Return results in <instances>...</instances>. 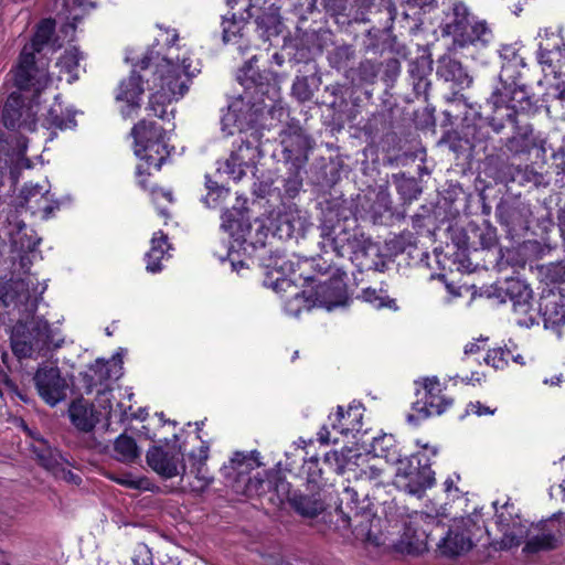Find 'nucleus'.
Wrapping results in <instances>:
<instances>
[{
	"label": "nucleus",
	"mask_w": 565,
	"mask_h": 565,
	"mask_svg": "<svg viewBox=\"0 0 565 565\" xmlns=\"http://www.w3.org/2000/svg\"><path fill=\"white\" fill-rule=\"evenodd\" d=\"M6 233L13 252L19 254V271L10 279H0V316H8L11 328V348L19 359L44 356L60 348L63 339L53 333L47 321L35 318L39 301L46 289L30 267L40 257L36 246L40 238L20 218L19 210H10L6 218Z\"/></svg>",
	"instance_id": "1"
},
{
	"label": "nucleus",
	"mask_w": 565,
	"mask_h": 565,
	"mask_svg": "<svg viewBox=\"0 0 565 565\" xmlns=\"http://www.w3.org/2000/svg\"><path fill=\"white\" fill-rule=\"evenodd\" d=\"M153 53H147L137 64L127 79L120 82L116 94V100L120 104L121 115L127 118L132 116L141 105V96L145 92L142 82L145 75L137 73V67L145 73L153 64ZM152 85H148L151 95L149 109L154 116L170 120L174 117L172 102L179 100L189 89L191 77L200 73V63L191 57L186 47L170 44L164 56H156Z\"/></svg>",
	"instance_id": "2"
},
{
	"label": "nucleus",
	"mask_w": 565,
	"mask_h": 565,
	"mask_svg": "<svg viewBox=\"0 0 565 565\" xmlns=\"http://www.w3.org/2000/svg\"><path fill=\"white\" fill-rule=\"evenodd\" d=\"M245 75L255 82V94L266 96L260 102L252 103L246 97L233 99L226 111L221 117V131L224 136H234L239 134V143L234 147L230 158L218 167V172L227 174L234 181H239L246 173V169L252 168L262 157L260 138L263 120L265 115L278 113L284 115L285 110L280 106V88L275 78L266 73L264 78L267 83L256 82L255 72L248 65ZM259 78H263L259 75Z\"/></svg>",
	"instance_id": "3"
},
{
	"label": "nucleus",
	"mask_w": 565,
	"mask_h": 565,
	"mask_svg": "<svg viewBox=\"0 0 565 565\" xmlns=\"http://www.w3.org/2000/svg\"><path fill=\"white\" fill-rule=\"evenodd\" d=\"M320 237L324 253L332 252L339 258L349 259L360 271L379 269V246L358 228L356 220L347 209H330L323 213Z\"/></svg>",
	"instance_id": "4"
},
{
	"label": "nucleus",
	"mask_w": 565,
	"mask_h": 565,
	"mask_svg": "<svg viewBox=\"0 0 565 565\" xmlns=\"http://www.w3.org/2000/svg\"><path fill=\"white\" fill-rule=\"evenodd\" d=\"M135 154L143 162L137 167L138 183L146 189L145 175L150 169L160 170L170 156L166 132L156 122L141 120L132 128Z\"/></svg>",
	"instance_id": "5"
},
{
	"label": "nucleus",
	"mask_w": 565,
	"mask_h": 565,
	"mask_svg": "<svg viewBox=\"0 0 565 565\" xmlns=\"http://www.w3.org/2000/svg\"><path fill=\"white\" fill-rule=\"evenodd\" d=\"M443 35L451 36L452 43L458 47L468 45L486 46L493 38L491 30L483 21H473L468 8L456 2L447 12L440 23Z\"/></svg>",
	"instance_id": "6"
},
{
	"label": "nucleus",
	"mask_w": 565,
	"mask_h": 565,
	"mask_svg": "<svg viewBox=\"0 0 565 565\" xmlns=\"http://www.w3.org/2000/svg\"><path fill=\"white\" fill-rule=\"evenodd\" d=\"M259 466L258 452L236 451L228 462L223 465L221 473L235 492L247 497L259 495L264 491V480L250 476Z\"/></svg>",
	"instance_id": "7"
},
{
	"label": "nucleus",
	"mask_w": 565,
	"mask_h": 565,
	"mask_svg": "<svg viewBox=\"0 0 565 565\" xmlns=\"http://www.w3.org/2000/svg\"><path fill=\"white\" fill-rule=\"evenodd\" d=\"M47 62L40 56L31 55L29 47H23L17 67L13 73L17 92L40 99L42 94L52 84V77L47 71Z\"/></svg>",
	"instance_id": "8"
},
{
	"label": "nucleus",
	"mask_w": 565,
	"mask_h": 565,
	"mask_svg": "<svg viewBox=\"0 0 565 565\" xmlns=\"http://www.w3.org/2000/svg\"><path fill=\"white\" fill-rule=\"evenodd\" d=\"M416 399L412 406V413L407 415V422H418L431 416L441 415L452 404V399L443 393V387L437 376H427L414 382Z\"/></svg>",
	"instance_id": "9"
},
{
	"label": "nucleus",
	"mask_w": 565,
	"mask_h": 565,
	"mask_svg": "<svg viewBox=\"0 0 565 565\" xmlns=\"http://www.w3.org/2000/svg\"><path fill=\"white\" fill-rule=\"evenodd\" d=\"M501 301L512 302L515 323L520 327L531 328L539 323V311L532 303V289L518 278H509L495 285Z\"/></svg>",
	"instance_id": "10"
},
{
	"label": "nucleus",
	"mask_w": 565,
	"mask_h": 565,
	"mask_svg": "<svg viewBox=\"0 0 565 565\" xmlns=\"http://www.w3.org/2000/svg\"><path fill=\"white\" fill-rule=\"evenodd\" d=\"M423 457L425 454L402 459L397 463L395 472V486L416 497H420L435 482L434 471L430 469L428 459L426 458L423 463Z\"/></svg>",
	"instance_id": "11"
},
{
	"label": "nucleus",
	"mask_w": 565,
	"mask_h": 565,
	"mask_svg": "<svg viewBox=\"0 0 565 565\" xmlns=\"http://www.w3.org/2000/svg\"><path fill=\"white\" fill-rule=\"evenodd\" d=\"M367 494L360 499L358 488L348 486L340 495L339 510L347 519L350 526L356 535L365 536L371 540L373 536L372 527L375 521L370 510Z\"/></svg>",
	"instance_id": "12"
},
{
	"label": "nucleus",
	"mask_w": 565,
	"mask_h": 565,
	"mask_svg": "<svg viewBox=\"0 0 565 565\" xmlns=\"http://www.w3.org/2000/svg\"><path fill=\"white\" fill-rule=\"evenodd\" d=\"M40 99L33 100L19 92H12L2 108L1 120L7 129L20 132H33L38 127Z\"/></svg>",
	"instance_id": "13"
},
{
	"label": "nucleus",
	"mask_w": 565,
	"mask_h": 565,
	"mask_svg": "<svg viewBox=\"0 0 565 565\" xmlns=\"http://www.w3.org/2000/svg\"><path fill=\"white\" fill-rule=\"evenodd\" d=\"M363 407L361 404H351L347 411L341 406L334 414L328 417V424H324L318 433V440L323 445L338 444L340 436L353 437L360 433L363 426Z\"/></svg>",
	"instance_id": "14"
},
{
	"label": "nucleus",
	"mask_w": 565,
	"mask_h": 565,
	"mask_svg": "<svg viewBox=\"0 0 565 565\" xmlns=\"http://www.w3.org/2000/svg\"><path fill=\"white\" fill-rule=\"evenodd\" d=\"M311 225L308 213L294 203H282L268 215L267 228L280 239L303 236Z\"/></svg>",
	"instance_id": "15"
},
{
	"label": "nucleus",
	"mask_w": 565,
	"mask_h": 565,
	"mask_svg": "<svg viewBox=\"0 0 565 565\" xmlns=\"http://www.w3.org/2000/svg\"><path fill=\"white\" fill-rule=\"evenodd\" d=\"M303 279L313 284L310 297H312L316 307L332 310L345 306L348 301L345 282L343 275L338 270L329 277H326V273H321L316 277Z\"/></svg>",
	"instance_id": "16"
},
{
	"label": "nucleus",
	"mask_w": 565,
	"mask_h": 565,
	"mask_svg": "<svg viewBox=\"0 0 565 565\" xmlns=\"http://www.w3.org/2000/svg\"><path fill=\"white\" fill-rule=\"evenodd\" d=\"M33 381L40 397L50 406L57 405L67 396L68 383L57 365H40Z\"/></svg>",
	"instance_id": "17"
},
{
	"label": "nucleus",
	"mask_w": 565,
	"mask_h": 565,
	"mask_svg": "<svg viewBox=\"0 0 565 565\" xmlns=\"http://www.w3.org/2000/svg\"><path fill=\"white\" fill-rule=\"evenodd\" d=\"M262 263L265 268L264 284L266 286L271 287L276 292L295 289V279L291 278V275L296 273L298 262L288 258L282 253L275 252L268 257H262Z\"/></svg>",
	"instance_id": "18"
},
{
	"label": "nucleus",
	"mask_w": 565,
	"mask_h": 565,
	"mask_svg": "<svg viewBox=\"0 0 565 565\" xmlns=\"http://www.w3.org/2000/svg\"><path fill=\"white\" fill-rule=\"evenodd\" d=\"M438 525L435 516L427 513L414 511L408 520L404 521L399 543L407 548L408 553H419L426 548L429 531Z\"/></svg>",
	"instance_id": "19"
},
{
	"label": "nucleus",
	"mask_w": 565,
	"mask_h": 565,
	"mask_svg": "<svg viewBox=\"0 0 565 565\" xmlns=\"http://www.w3.org/2000/svg\"><path fill=\"white\" fill-rule=\"evenodd\" d=\"M146 459L149 467L163 478L170 479L185 472L180 447L153 446L147 451Z\"/></svg>",
	"instance_id": "20"
},
{
	"label": "nucleus",
	"mask_w": 565,
	"mask_h": 565,
	"mask_svg": "<svg viewBox=\"0 0 565 565\" xmlns=\"http://www.w3.org/2000/svg\"><path fill=\"white\" fill-rule=\"evenodd\" d=\"M122 375V359L120 353L115 354L110 360L97 359L82 374L85 391L90 394L98 385L102 390H108L107 382L118 380Z\"/></svg>",
	"instance_id": "21"
},
{
	"label": "nucleus",
	"mask_w": 565,
	"mask_h": 565,
	"mask_svg": "<svg viewBox=\"0 0 565 565\" xmlns=\"http://www.w3.org/2000/svg\"><path fill=\"white\" fill-rule=\"evenodd\" d=\"M374 0H324L326 9L337 23L364 22Z\"/></svg>",
	"instance_id": "22"
},
{
	"label": "nucleus",
	"mask_w": 565,
	"mask_h": 565,
	"mask_svg": "<svg viewBox=\"0 0 565 565\" xmlns=\"http://www.w3.org/2000/svg\"><path fill=\"white\" fill-rule=\"evenodd\" d=\"M498 502H493L495 509L497 524L502 533L501 546L503 548H511L521 544L525 534V530L521 525L519 518L513 516L510 510H513V504L505 502L501 507V511L497 508Z\"/></svg>",
	"instance_id": "23"
},
{
	"label": "nucleus",
	"mask_w": 565,
	"mask_h": 565,
	"mask_svg": "<svg viewBox=\"0 0 565 565\" xmlns=\"http://www.w3.org/2000/svg\"><path fill=\"white\" fill-rule=\"evenodd\" d=\"M38 111V124L46 130H64L75 126L74 116L65 110L56 95L50 105L40 103Z\"/></svg>",
	"instance_id": "24"
},
{
	"label": "nucleus",
	"mask_w": 565,
	"mask_h": 565,
	"mask_svg": "<svg viewBox=\"0 0 565 565\" xmlns=\"http://www.w3.org/2000/svg\"><path fill=\"white\" fill-rule=\"evenodd\" d=\"M540 312L545 329L556 330L565 324V294L553 289L542 291Z\"/></svg>",
	"instance_id": "25"
},
{
	"label": "nucleus",
	"mask_w": 565,
	"mask_h": 565,
	"mask_svg": "<svg viewBox=\"0 0 565 565\" xmlns=\"http://www.w3.org/2000/svg\"><path fill=\"white\" fill-rule=\"evenodd\" d=\"M470 519H461L455 522L447 535L438 544V547L444 555L456 556L468 552L472 546L470 531L467 530V524Z\"/></svg>",
	"instance_id": "26"
},
{
	"label": "nucleus",
	"mask_w": 565,
	"mask_h": 565,
	"mask_svg": "<svg viewBox=\"0 0 565 565\" xmlns=\"http://www.w3.org/2000/svg\"><path fill=\"white\" fill-rule=\"evenodd\" d=\"M514 99L513 97L510 103H507L502 93L495 90L487 100V106L492 110V115L488 120L494 132L499 134L507 124H515L518 106Z\"/></svg>",
	"instance_id": "27"
},
{
	"label": "nucleus",
	"mask_w": 565,
	"mask_h": 565,
	"mask_svg": "<svg viewBox=\"0 0 565 565\" xmlns=\"http://www.w3.org/2000/svg\"><path fill=\"white\" fill-rule=\"evenodd\" d=\"M209 458V446L201 445L196 450L189 455L191 462L190 475L193 476V481L190 482L192 492L202 493L213 482V477L206 467Z\"/></svg>",
	"instance_id": "28"
},
{
	"label": "nucleus",
	"mask_w": 565,
	"mask_h": 565,
	"mask_svg": "<svg viewBox=\"0 0 565 565\" xmlns=\"http://www.w3.org/2000/svg\"><path fill=\"white\" fill-rule=\"evenodd\" d=\"M49 195L50 185L47 181H45L44 184L26 183L21 190V196L26 207L30 209L32 213L42 212L43 218H49L54 210Z\"/></svg>",
	"instance_id": "29"
},
{
	"label": "nucleus",
	"mask_w": 565,
	"mask_h": 565,
	"mask_svg": "<svg viewBox=\"0 0 565 565\" xmlns=\"http://www.w3.org/2000/svg\"><path fill=\"white\" fill-rule=\"evenodd\" d=\"M437 75L445 82L451 83L457 90L469 88L472 84V77L462 64L449 55L438 60Z\"/></svg>",
	"instance_id": "30"
},
{
	"label": "nucleus",
	"mask_w": 565,
	"mask_h": 565,
	"mask_svg": "<svg viewBox=\"0 0 565 565\" xmlns=\"http://www.w3.org/2000/svg\"><path fill=\"white\" fill-rule=\"evenodd\" d=\"M264 7L262 13L256 18L257 29L260 32V36L265 41H270L273 38L280 35L284 31V23L281 21L279 11L281 6L277 2H270L266 7L268 0H264Z\"/></svg>",
	"instance_id": "31"
},
{
	"label": "nucleus",
	"mask_w": 565,
	"mask_h": 565,
	"mask_svg": "<svg viewBox=\"0 0 565 565\" xmlns=\"http://www.w3.org/2000/svg\"><path fill=\"white\" fill-rule=\"evenodd\" d=\"M537 279L543 286L542 291L553 289L565 294V262H552L536 267Z\"/></svg>",
	"instance_id": "32"
},
{
	"label": "nucleus",
	"mask_w": 565,
	"mask_h": 565,
	"mask_svg": "<svg viewBox=\"0 0 565 565\" xmlns=\"http://www.w3.org/2000/svg\"><path fill=\"white\" fill-rule=\"evenodd\" d=\"M94 7L89 0H64L63 11L60 15L65 20L61 32L65 34L68 40L73 39L76 23Z\"/></svg>",
	"instance_id": "33"
},
{
	"label": "nucleus",
	"mask_w": 565,
	"mask_h": 565,
	"mask_svg": "<svg viewBox=\"0 0 565 565\" xmlns=\"http://www.w3.org/2000/svg\"><path fill=\"white\" fill-rule=\"evenodd\" d=\"M71 423L81 431H92L99 422L93 405L84 399L73 401L68 407Z\"/></svg>",
	"instance_id": "34"
},
{
	"label": "nucleus",
	"mask_w": 565,
	"mask_h": 565,
	"mask_svg": "<svg viewBox=\"0 0 565 565\" xmlns=\"http://www.w3.org/2000/svg\"><path fill=\"white\" fill-rule=\"evenodd\" d=\"M149 252L146 254V269L149 273L156 274L161 271V262L170 257L169 249L171 248L168 243L167 235L162 231H158L153 234Z\"/></svg>",
	"instance_id": "35"
},
{
	"label": "nucleus",
	"mask_w": 565,
	"mask_h": 565,
	"mask_svg": "<svg viewBox=\"0 0 565 565\" xmlns=\"http://www.w3.org/2000/svg\"><path fill=\"white\" fill-rule=\"evenodd\" d=\"M281 146L287 153V158H299L308 148L309 140L298 126L289 127L280 134Z\"/></svg>",
	"instance_id": "36"
},
{
	"label": "nucleus",
	"mask_w": 565,
	"mask_h": 565,
	"mask_svg": "<svg viewBox=\"0 0 565 565\" xmlns=\"http://www.w3.org/2000/svg\"><path fill=\"white\" fill-rule=\"evenodd\" d=\"M97 403L100 407L106 411V415L109 420L122 423L128 419H140L143 420L145 416L136 415L130 413L131 406H125L122 403H117L116 407H113L110 404V391L109 390H98L97 391Z\"/></svg>",
	"instance_id": "37"
},
{
	"label": "nucleus",
	"mask_w": 565,
	"mask_h": 565,
	"mask_svg": "<svg viewBox=\"0 0 565 565\" xmlns=\"http://www.w3.org/2000/svg\"><path fill=\"white\" fill-rule=\"evenodd\" d=\"M111 457L126 465L135 463L140 457V449L131 436L119 435L113 445Z\"/></svg>",
	"instance_id": "38"
},
{
	"label": "nucleus",
	"mask_w": 565,
	"mask_h": 565,
	"mask_svg": "<svg viewBox=\"0 0 565 565\" xmlns=\"http://www.w3.org/2000/svg\"><path fill=\"white\" fill-rule=\"evenodd\" d=\"M374 457L383 458L386 462L397 465L402 458L397 449L396 440L391 434H382L374 437L370 450Z\"/></svg>",
	"instance_id": "39"
},
{
	"label": "nucleus",
	"mask_w": 565,
	"mask_h": 565,
	"mask_svg": "<svg viewBox=\"0 0 565 565\" xmlns=\"http://www.w3.org/2000/svg\"><path fill=\"white\" fill-rule=\"evenodd\" d=\"M55 22L52 19L42 20L35 30V33L30 43L25 44L23 47H29V53L31 55L39 56L43 51L44 46L52 45L53 50H55L54 42L52 41V35L54 33Z\"/></svg>",
	"instance_id": "40"
},
{
	"label": "nucleus",
	"mask_w": 565,
	"mask_h": 565,
	"mask_svg": "<svg viewBox=\"0 0 565 565\" xmlns=\"http://www.w3.org/2000/svg\"><path fill=\"white\" fill-rule=\"evenodd\" d=\"M221 217V228L223 231L230 233L235 241L244 238V233L248 226L245 224V215L242 209L233 207L232 210H226Z\"/></svg>",
	"instance_id": "41"
},
{
	"label": "nucleus",
	"mask_w": 565,
	"mask_h": 565,
	"mask_svg": "<svg viewBox=\"0 0 565 565\" xmlns=\"http://www.w3.org/2000/svg\"><path fill=\"white\" fill-rule=\"evenodd\" d=\"M246 21L243 17H236L235 13L231 18L224 17L222 21L223 42L225 44H236L238 50H243L242 39L244 35Z\"/></svg>",
	"instance_id": "42"
},
{
	"label": "nucleus",
	"mask_w": 565,
	"mask_h": 565,
	"mask_svg": "<svg viewBox=\"0 0 565 565\" xmlns=\"http://www.w3.org/2000/svg\"><path fill=\"white\" fill-rule=\"evenodd\" d=\"M108 478L125 488L138 491H152L154 488L149 478L137 476L131 472H124L118 475L109 473Z\"/></svg>",
	"instance_id": "43"
},
{
	"label": "nucleus",
	"mask_w": 565,
	"mask_h": 565,
	"mask_svg": "<svg viewBox=\"0 0 565 565\" xmlns=\"http://www.w3.org/2000/svg\"><path fill=\"white\" fill-rule=\"evenodd\" d=\"M290 290L291 297L287 299L284 305L287 315L298 317L302 310H310L312 307H316L312 297H310V291L303 290L302 292H298L296 288Z\"/></svg>",
	"instance_id": "44"
},
{
	"label": "nucleus",
	"mask_w": 565,
	"mask_h": 565,
	"mask_svg": "<svg viewBox=\"0 0 565 565\" xmlns=\"http://www.w3.org/2000/svg\"><path fill=\"white\" fill-rule=\"evenodd\" d=\"M81 60L82 55L78 49L72 46L71 49H67L57 61L56 66L60 67L61 73L64 72L70 75V77L67 78L68 83H73L78 78L77 71L79 67Z\"/></svg>",
	"instance_id": "45"
},
{
	"label": "nucleus",
	"mask_w": 565,
	"mask_h": 565,
	"mask_svg": "<svg viewBox=\"0 0 565 565\" xmlns=\"http://www.w3.org/2000/svg\"><path fill=\"white\" fill-rule=\"evenodd\" d=\"M290 504L300 515L305 518H313L323 510L321 502L301 494H294L290 498Z\"/></svg>",
	"instance_id": "46"
},
{
	"label": "nucleus",
	"mask_w": 565,
	"mask_h": 565,
	"mask_svg": "<svg viewBox=\"0 0 565 565\" xmlns=\"http://www.w3.org/2000/svg\"><path fill=\"white\" fill-rule=\"evenodd\" d=\"M318 88V84L313 77L297 76L292 84V95L299 102H308L313 96L315 90Z\"/></svg>",
	"instance_id": "47"
},
{
	"label": "nucleus",
	"mask_w": 565,
	"mask_h": 565,
	"mask_svg": "<svg viewBox=\"0 0 565 565\" xmlns=\"http://www.w3.org/2000/svg\"><path fill=\"white\" fill-rule=\"evenodd\" d=\"M364 301L371 303L374 308L397 309L396 302L383 289L376 290L372 288L364 289L362 292Z\"/></svg>",
	"instance_id": "48"
},
{
	"label": "nucleus",
	"mask_w": 565,
	"mask_h": 565,
	"mask_svg": "<svg viewBox=\"0 0 565 565\" xmlns=\"http://www.w3.org/2000/svg\"><path fill=\"white\" fill-rule=\"evenodd\" d=\"M500 57L503 61L502 68L516 70L524 66L523 57L519 54V50L513 44L502 45L499 51Z\"/></svg>",
	"instance_id": "49"
},
{
	"label": "nucleus",
	"mask_w": 565,
	"mask_h": 565,
	"mask_svg": "<svg viewBox=\"0 0 565 565\" xmlns=\"http://www.w3.org/2000/svg\"><path fill=\"white\" fill-rule=\"evenodd\" d=\"M556 545V539L551 533H542L531 537L524 547L527 553H536L540 551L552 550Z\"/></svg>",
	"instance_id": "50"
},
{
	"label": "nucleus",
	"mask_w": 565,
	"mask_h": 565,
	"mask_svg": "<svg viewBox=\"0 0 565 565\" xmlns=\"http://www.w3.org/2000/svg\"><path fill=\"white\" fill-rule=\"evenodd\" d=\"M206 189L209 190L207 195L204 198V203L209 207H216L222 200L228 195V190L218 186L216 182L211 179L206 180Z\"/></svg>",
	"instance_id": "51"
},
{
	"label": "nucleus",
	"mask_w": 565,
	"mask_h": 565,
	"mask_svg": "<svg viewBox=\"0 0 565 565\" xmlns=\"http://www.w3.org/2000/svg\"><path fill=\"white\" fill-rule=\"evenodd\" d=\"M428 71L429 70L426 68L424 65L423 68L420 70L418 62L413 63L411 65L409 73L414 79L417 78V82H414V88L416 92H426V89L428 88L429 82L426 78Z\"/></svg>",
	"instance_id": "52"
},
{
	"label": "nucleus",
	"mask_w": 565,
	"mask_h": 565,
	"mask_svg": "<svg viewBox=\"0 0 565 565\" xmlns=\"http://www.w3.org/2000/svg\"><path fill=\"white\" fill-rule=\"evenodd\" d=\"M504 353L505 351L503 348H494L487 353L484 361L495 370H502L507 366V358H504Z\"/></svg>",
	"instance_id": "53"
},
{
	"label": "nucleus",
	"mask_w": 565,
	"mask_h": 565,
	"mask_svg": "<svg viewBox=\"0 0 565 565\" xmlns=\"http://www.w3.org/2000/svg\"><path fill=\"white\" fill-rule=\"evenodd\" d=\"M383 472H384L383 468L373 463V465L367 466L365 469L361 470L360 480L361 481H363V480L374 481L376 486L382 484L383 483V481H382Z\"/></svg>",
	"instance_id": "54"
},
{
	"label": "nucleus",
	"mask_w": 565,
	"mask_h": 565,
	"mask_svg": "<svg viewBox=\"0 0 565 565\" xmlns=\"http://www.w3.org/2000/svg\"><path fill=\"white\" fill-rule=\"evenodd\" d=\"M151 195H152L153 203L157 205L159 214L161 216H163V217H167L168 213L166 212L164 207L160 206V200L164 199L169 203H172L173 202L172 192L171 191H166L163 189H152L151 190Z\"/></svg>",
	"instance_id": "55"
},
{
	"label": "nucleus",
	"mask_w": 565,
	"mask_h": 565,
	"mask_svg": "<svg viewBox=\"0 0 565 565\" xmlns=\"http://www.w3.org/2000/svg\"><path fill=\"white\" fill-rule=\"evenodd\" d=\"M359 72L363 81L372 83L379 74V67L371 61H364L360 64Z\"/></svg>",
	"instance_id": "56"
},
{
	"label": "nucleus",
	"mask_w": 565,
	"mask_h": 565,
	"mask_svg": "<svg viewBox=\"0 0 565 565\" xmlns=\"http://www.w3.org/2000/svg\"><path fill=\"white\" fill-rule=\"evenodd\" d=\"M466 413L476 414L477 416L493 415L495 413V408L484 406L480 402H471L468 404Z\"/></svg>",
	"instance_id": "57"
},
{
	"label": "nucleus",
	"mask_w": 565,
	"mask_h": 565,
	"mask_svg": "<svg viewBox=\"0 0 565 565\" xmlns=\"http://www.w3.org/2000/svg\"><path fill=\"white\" fill-rule=\"evenodd\" d=\"M556 55L559 56L561 53L559 52H552V51H548V50L540 49L539 55H537L539 63L542 66L552 67L553 63H554V56H556Z\"/></svg>",
	"instance_id": "58"
},
{
	"label": "nucleus",
	"mask_w": 565,
	"mask_h": 565,
	"mask_svg": "<svg viewBox=\"0 0 565 565\" xmlns=\"http://www.w3.org/2000/svg\"><path fill=\"white\" fill-rule=\"evenodd\" d=\"M301 181L297 178L288 179L285 183V192L289 198H294L301 189Z\"/></svg>",
	"instance_id": "59"
},
{
	"label": "nucleus",
	"mask_w": 565,
	"mask_h": 565,
	"mask_svg": "<svg viewBox=\"0 0 565 565\" xmlns=\"http://www.w3.org/2000/svg\"><path fill=\"white\" fill-rule=\"evenodd\" d=\"M134 565H152L150 551H139L132 557Z\"/></svg>",
	"instance_id": "60"
},
{
	"label": "nucleus",
	"mask_w": 565,
	"mask_h": 565,
	"mask_svg": "<svg viewBox=\"0 0 565 565\" xmlns=\"http://www.w3.org/2000/svg\"><path fill=\"white\" fill-rule=\"evenodd\" d=\"M486 340H477L476 342H469L465 345V354H473L481 350L480 343H483Z\"/></svg>",
	"instance_id": "61"
},
{
	"label": "nucleus",
	"mask_w": 565,
	"mask_h": 565,
	"mask_svg": "<svg viewBox=\"0 0 565 565\" xmlns=\"http://www.w3.org/2000/svg\"><path fill=\"white\" fill-rule=\"evenodd\" d=\"M228 257H230V262H231L232 269H233L234 271H236L237 274H241V271H242L243 269H245V268H246V266H245V263H244V262H241V260H239V262H236V260H235V258L233 257L232 252H230V253H228Z\"/></svg>",
	"instance_id": "62"
},
{
	"label": "nucleus",
	"mask_w": 565,
	"mask_h": 565,
	"mask_svg": "<svg viewBox=\"0 0 565 565\" xmlns=\"http://www.w3.org/2000/svg\"><path fill=\"white\" fill-rule=\"evenodd\" d=\"M543 382L544 384H550L552 386L559 385L561 383L565 382V375L561 373L551 379H545Z\"/></svg>",
	"instance_id": "63"
},
{
	"label": "nucleus",
	"mask_w": 565,
	"mask_h": 565,
	"mask_svg": "<svg viewBox=\"0 0 565 565\" xmlns=\"http://www.w3.org/2000/svg\"><path fill=\"white\" fill-rule=\"evenodd\" d=\"M461 381L466 384H475V382L479 383L481 381V376L478 372H476L472 373L471 376L462 377Z\"/></svg>",
	"instance_id": "64"
}]
</instances>
